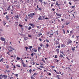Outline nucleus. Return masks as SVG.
<instances>
[{
  "label": "nucleus",
  "mask_w": 79,
  "mask_h": 79,
  "mask_svg": "<svg viewBox=\"0 0 79 79\" xmlns=\"http://www.w3.org/2000/svg\"><path fill=\"white\" fill-rule=\"evenodd\" d=\"M17 60H20V58L18 57H17Z\"/></svg>",
  "instance_id": "nucleus-25"
},
{
  "label": "nucleus",
  "mask_w": 79,
  "mask_h": 79,
  "mask_svg": "<svg viewBox=\"0 0 79 79\" xmlns=\"http://www.w3.org/2000/svg\"><path fill=\"white\" fill-rule=\"evenodd\" d=\"M28 49H31L32 48V46H28Z\"/></svg>",
  "instance_id": "nucleus-13"
},
{
  "label": "nucleus",
  "mask_w": 79,
  "mask_h": 79,
  "mask_svg": "<svg viewBox=\"0 0 79 79\" xmlns=\"http://www.w3.org/2000/svg\"><path fill=\"white\" fill-rule=\"evenodd\" d=\"M34 15H35V13H32L29 14L28 16L29 17V18H34Z\"/></svg>",
  "instance_id": "nucleus-1"
},
{
  "label": "nucleus",
  "mask_w": 79,
  "mask_h": 79,
  "mask_svg": "<svg viewBox=\"0 0 79 79\" xmlns=\"http://www.w3.org/2000/svg\"><path fill=\"white\" fill-rule=\"evenodd\" d=\"M15 24H16V25H18V24H19V23H18V22H15Z\"/></svg>",
  "instance_id": "nucleus-32"
},
{
  "label": "nucleus",
  "mask_w": 79,
  "mask_h": 79,
  "mask_svg": "<svg viewBox=\"0 0 79 79\" xmlns=\"http://www.w3.org/2000/svg\"><path fill=\"white\" fill-rule=\"evenodd\" d=\"M59 57H60L61 58H63V56L62 54H60Z\"/></svg>",
  "instance_id": "nucleus-18"
},
{
  "label": "nucleus",
  "mask_w": 79,
  "mask_h": 79,
  "mask_svg": "<svg viewBox=\"0 0 79 79\" xmlns=\"http://www.w3.org/2000/svg\"><path fill=\"white\" fill-rule=\"evenodd\" d=\"M34 24H32V23H30L29 25L30 26H32Z\"/></svg>",
  "instance_id": "nucleus-42"
},
{
  "label": "nucleus",
  "mask_w": 79,
  "mask_h": 79,
  "mask_svg": "<svg viewBox=\"0 0 79 79\" xmlns=\"http://www.w3.org/2000/svg\"><path fill=\"white\" fill-rule=\"evenodd\" d=\"M57 47L59 48H60V45H59L57 46Z\"/></svg>",
  "instance_id": "nucleus-61"
},
{
  "label": "nucleus",
  "mask_w": 79,
  "mask_h": 79,
  "mask_svg": "<svg viewBox=\"0 0 79 79\" xmlns=\"http://www.w3.org/2000/svg\"><path fill=\"white\" fill-rule=\"evenodd\" d=\"M56 5H57L58 6H59V5H60V4L58 3V2L57 1L56 2Z\"/></svg>",
  "instance_id": "nucleus-11"
},
{
  "label": "nucleus",
  "mask_w": 79,
  "mask_h": 79,
  "mask_svg": "<svg viewBox=\"0 0 79 79\" xmlns=\"http://www.w3.org/2000/svg\"><path fill=\"white\" fill-rule=\"evenodd\" d=\"M73 1L75 3H76V2H79V0H73Z\"/></svg>",
  "instance_id": "nucleus-19"
},
{
  "label": "nucleus",
  "mask_w": 79,
  "mask_h": 79,
  "mask_svg": "<svg viewBox=\"0 0 79 79\" xmlns=\"http://www.w3.org/2000/svg\"><path fill=\"white\" fill-rule=\"evenodd\" d=\"M40 47H42V46H43V44H40Z\"/></svg>",
  "instance_id": "nucleus-57"
},
{
  "label": "nucleus",
  "mask_w": 79,
  "mask_h": 79,
  "mask_svg": "<svg viewBox=\"0 0 79 79\" xmlns=\"http://www.w3.org/2000/svg\"><path fill=\"white\" fill-rule=\"evenodd\" d=\"M64 47V44H61V47Z\"/></svg>",
  "instance_id": "nucleus-20"
},
{
  "label": "nucleus",
  "mask_w": 79,
  "mask_h": 79,
  "mask_svg": "<svg viewBox=\"0 0 79 79\" xmlns=\"http://www.w3.org/2000/svg\"><path fill=\"white\" fill-rule=\"evenodd\" d=\"M54 58H57V55H56L55 56Z\"/></svg>",
  "instance_id": "nucleus-50"
},
{
  "label": "nucleus",
  "mask_w": 79,
  "mask_h": 79,
  "mask_svg": "<svg viewBox=\"0 0 79 79\" xmlns=\"http://www.w3.org/2000/svg\"><path fill=\"white\" fill-rule=\"evenodd\" d=\"M6 68L8 69V68H9V65H7V66H6Z\"/></svg>",
  "instance_id": "nucleus-23"
},
{
  "label": "nucleus",
  "mask_w": 79,
  "mask_h": 79,
  "mask_svg": "<svg viewBox=\"0 0 79 79\" xmlns=\"http://www.w3.org/2000/svg\"><path fill=\"white\" fill-rule=\"evenodd\" d=\"M4 60V59L3 58H2L0 60L1 61H2V62H3V60Z\"/></svg>",
  "instance_id": "nucleus-22"
},
{
  "label": "nucleus",
  "mask_w": 79,
  "mask_h": 79,
  "mask_svg": "<svg viewBox=\"0 0 79 79\" xmlns=\"http://www.w3.org/2000/svg\"><path fill=\"white\" fill-rule=\"evenodd\" d=\"M31 55L32 57H33V56H34V53H32Z\"/></svg>",
  "instance_id": "nucleus-29"
},
{
  "label": "nucleus",
  "mask_w": 79,
  "mask_h": 79,
  "mask_svg": "<svg viewBox=\"0 0 79 79\" xmlns=\"http://www.w3.org/2000/svg\"><path fill=\"white\" fill-rule=\"evenodd\" d=\"M11 49L12 50H15V49L14 48H11Z\"/></svg>",
  "instance_id": "nucleus-63"
},
{
  "label": "nucleus",
  "mask_w": 79,
  "mask_h": 79,
  "mask_svg": "<svg viewBox=\"0 0 79 79\" xmlns=\"http://www.w3.org/2000/svg\"><path fill=\"white\" fill-rule=\"evenodd\" d=\"M55 42H56L55 44H56V45H58L59 44V42L57 40H56Z\"/></svg>",
  "instance_id": "nucleus-8"
},
{
  "label": "nucleus",
  "mask_w": 79,
  "mask_h": 79,
  "mask_svg": "<svg viewBox=\"0 0 79 79\" xmlns=\"http://www.w3.org/2000/svg\"><path fill=\"white\" fill-rule=\"evenodd\" d=\"M59 76H60L57 75L56 76V77L57 78L58 77H59Z\"/></svg>",
  "instance_id": "nucleus-41"
},
{
  "label": "nucleus",
  "mask_w": 79,
  "mask_h": 79,
  "mask_svg": "<svg viewBox=\"0 0 79 79\" xmlns=\"http://www.w3.org/2000/svg\"><path fill=\"white\" fill-rule=\"evenodd\" d=\"M32 29V27L31 26H30L28 28V30H31Z\"/></svg>",
  "instance_id": "nucleus-14"
},
{
  "label": "nucleus",
  "mask_w": 79,
  "mask_h": 79,
  "mask_svg": "<svg viewBox=\"0 0 79 79\" xmlns=\"http://www.w3.org/2000/svg\"><path fill=\"white\" fill-rule=\"evenodd\" d=\"M44 19H42V16H40L39 18H38L39 20H41V21L44 20Z\"/></svg>",
  "instance_id": "nucleus-4"
},
{
  "label": "nucleus",
  "mask_w": 79,
  "mask_h": 79,
  "mask_svg": "<svg viewBox=\"0 0 79 79\" xmlns=\"http://www.w3.org/2000/svg\"><path fill=\"white\" fill-rule=\"evenodd\" d=\"M64 25H62V29H63V28H64Z\"/></svg>",
  "instance_id": "nucleus-49"
},
{
  "label": "nucleus",
  "mask_w": 79,
  "mask_h": 79,
  "mask_svg": "<svg viewBox=\"0 0 79 79\" xmlns=\"http://www.w3.org/2000/svg\"><path fill=\"white\" fill-rule=\"evenodd\" d=\"M56 33H58V31L57 30L55 32Z\"/></svg>",
  "instance_id": "nucleus-62"
},
{
  "label": "nucleus",
  "mask_w": 79,
  "mask_h": 79,
  "mask_svg": "<svg viewBox=\"0 0 79 79\" xmlns=\"http://www.w3.org/2000/svg\"><path fill=\"white\" fill-rule=\"evenodd\" d=\"M26 49V51H27V49H28V47H25Z\"/></svg>",
  "instance_id": "nucleus-27"
},
{
  "label": "nucleus",
  "mask_w": 79,
  "mask_h": 79,
  "mask_svg": "<svg viewBox=\"0 0 79 79\" xmlns=\"http://www.w3.org/2000/svg\"><path fill=\"white\" fill-rule=\"evenodd\" d=\"M39 50H41V47H38V51L39 52Z\"/></svg>",
  "instance_id": "nucleus-26"
},
{
  "label": "nucleus",
  "mask_w": 79,
  "mask_h": 79,
  "mask_svg": "<svg viewBox=\"0 0 79 79\" xmlns=\"http://www.w3.org/2000/svg\"><path fill=\"white\" fill-rule=\"evenodd\" d=\"M68 42L69 43V44H71V43H72V41L70 39H69L68 40Z\"/></svg>",
  "instance_id": "nucleus-7"
},
{
  "label": "nucleus",
  "mask_w": 79,
  "mask_h": 79,
  "mask_svg": "<svg viewBox=\"0 0 79 79\" xmlns=\"http://www.w3.org/2000/svg\"><path fill=\"white\" fill-rule=\"evenodd\" d=\"M45 16H42V19H45Z\"/></svg>",
  "instance_id": "nucleus-31"
},
{
  "label": "nucleus",
  "mask_w": 79,
  "mask_h": 79,
  "mask_svg": "<svg viewBox=\"0 0 79 79\" xmlns=\"http://www.w3.org/2000/svg\"><path fill=\"white\" fill-rule=\"evenodd\" d=\"M31 79H35V78L33 77L32 76L31 77Z\"/></svg>",
  "instance_id": "nucleus-35"
},
{
  "label": "nucleus",
  "mask_w": 79,
  "mask_h": 79,
  "mask_svg": "<svg viewBox=\"0 0 79 79\" xmlns=\"http://www.w3.org/2000/svg\"><path fill=\"white\" fill-rule=\"evenodd\" d=\"M14 75L16 76V77H18V74H15Z\"/></svg>",
  "instance_id": "nucleus-38"
},
{
  "label": "nucleus",
  "mask_w": 79,
  "mask_h": 79,
  "mask_svg": "<svg viewBox=\"0 0 79 79\" xmlns=\"http://www.w3.org/2000/svg\"><path fill=\"white\" fill-rule=\"evenodd\" d=\"M1 39L2 41H5V38H3V37H1Z\"/></svg>",
  "instance_id": "nucleus-9"
},
{
  "label": "nucleus",
  "mask_w": 79,
  "mask_h": 79,
  "mask_svg": "<svg viewBox=\"0 0 79 79\" xmlns=\"http://www.w3.org/2000/svg\"><path fill=\"white\" fill-rule=\"evenodd\" d=\"M45 39L46 40L47 42L48 43L49 42V40H47V39Z\"/></svg>",
  "instance_id": "nucleus-37"
},
{
  "label": "nucleus",
  "mask_w": 79,
  "mask_h": 79,
  "mask_svg": "<svg viewBox=\"0 0 79 79\" xmlns=\"http://www.w3.org/2000/svg\"><path fill=\"white\" fill-rule=\"evenodd\" d=\"M10 6H9L8 7V9H10Z\"/></svg>",
  "instance_id": "nucleus-58"
},
{
  "label": "nucleus",
  "mask_w": 79,
  "mask_h": 79,
  "mask_svg": "<svg viewBox=\"0 0 79 79\" xmlns=\"http://www.w3.org/2000/svg\"><path fill=\"white\" fill-rule=\"evenodd\" d=\"M16 66H18V67L20 68V65H19V64H17Z\"/></svg>",
  "instance_id": "nucleus-43"
},
{
  "label": "nucleus",
  "mask_w": 79,
  "mask_h": 79,
  "mask_svg": "<svg viewBox=\"0 0 79 79\" xmlns=\"http://www.w3.org/2000/svg\"><path fill=\"white\" fill-rule=\"evenodd\" d=\"M32 63H33V65H34V64H35V62H34V61L32 62Z\"/></svg>",
  "instance_id": "nucleus-51"
},
{
  "label": "nucleus",
  "mask_w": 79,
  "mask_h": 79,
  "mask_svg": "<svg viewBox=\"0 0 79 79\" xmlns=\"http://www.w3.org/2000/svg\"><path fill=\"white\" fill-rule=\"evenodd\" d=\"M72 50L73 51H74V50H75V49L73 48H72Z\"/></svg>",
  "instance_id": "nucleus-33"
},
{
  "label": "nucleus",
  "mask_w": 79,
  "mask_h": 79,
  "mask_svg": "<svg viewBox=\"0 0 79 79\" xmlns=\"http://www.w3.org/2000/svg\"><path fill=\"white\" fill-rule=\"evenodd\" d=\"M21 29H22V31H24V28H23V27L22 28H21Z\"/></svg>",
  "instance_id": "nucleus-53"
},
{
  "label": "nucleus",
  "mask_w": 79,
  "mask_h": 79,
  "mask_svg": "<svg viewBox=\"0 0 79 79\" xmlns=\"http://www.w3.org/2000/svg\"><path fill=\"white\" fill-rule=\"evenodd\" d=\"M48 75L49 76H50V75H51V73H49Z\"/></svg>",
  "instance_id": "nucleus-64"
},
{
  "label": "nucleus",
  "mask_w": 79,
  "mask_h": 79,
  "mask_svg": "<svg viewBox=\"0 0 79 79\" xmlns=\"http://www.w3.org/2000/svg\"><path fill=\"white\" fill-rule=\"evenodd\" d=\"M60 53H62V54H63L64 53L63 52H60Z\"/></svg>",
  "instance_id": "nucleus-48"
},
{
  "label": "nucleus",
  "mask_w": 79,
  "mask_h": 79,
  "mask_svg": "<svg viewBox=\"0 0 79 79\" xmlns=\"http://www.w3.org/2000/svg\"><path fill=\"white\" fill-rule=\"evenodd\" d=\"M6 19H7V20H8L10 19H9V18H8V16L7 15H6Z\"/></svg>",
  "instance_id": "nucleus-12"
},
{
  "label": "nucleus",
  "mask_w": 79,
  "mask_h": 79,
  "mask_svg": "<svg viewBox=\"0 0 79 79\" xmlns=\"http://www.w3.org/2000/svg\"><path fill=\"white\" fill-rule=\"evenodd\" d=\"M56 15L57 16H61L62 15L61 14H59L58 13H56Z\"/></svg>",
  "instance_id": "nucleus-6"
},
{
  "label": "nucleus",
  "mask_w": 79,
  "mask_h": 79,
  "mask_svg": "<svg viewBox=\"0 0 79 79\" xmlns=\"http://www.w3.org/2000/svg\"><path fill=\"white\" fill-rule=\"evenodd\" d=\"M38 10H40V11H41V8H39Z\"/></svg>",
  "instance_id": "nucleus-60"
},
{
  "label": "nucleus",
  "mask_w": 79,
  "mask_h": 79,
  "mask_svg": "<svg viewBox=\"0 0 79 79\" xmlns=\"http://www.w3.org/2000/svg\"><path fill=\"white\" fill-rule=\"evenodd\" d=\"M14 18H19V17L18 16V15H17V16L15 15V17H14Z\"/></svg>",
  "instance_id": "nucleus-15"
},
{
  "label": "nucleus",
  "mask_w": 79,
  "mask_h": 79,
  "mask_svg": "<svg viewBox=\"0 0 79 79\" xmlns=\"http://www.w3.org/2000/svg\"><path fill=\"white\" fill-rule=\"evenodd\" d=\"M69 5H71L72 3L71 2V1H70V2H69Z\"/></svg>",
  "instance_id": "nucleus-39"
},
{
  "label": "nucleus",
  "mask_w": 79,
  "mask_h": 79,
  "mask_svg": "<svg viewBox=\"0 0 79 79\" xmlns=\"http://www.w3.org/2000/svg\"><path fill=\"white\" fill-rule=\"evenodd\" d=\"M22 64L23 65V68H26L27 67V66H26V64H25L24 63V62H23L22 63Z\"/></svg>",
  "instance_id": "nucleus-2"
},
{
  "label": "nucleus",
  "mask_w": 79,
  "mask_h": 79,
  "mask_svg": "<svg viewBox=\"0 0 79 79\" xmlns=\"http://www.w3.org/2000/svg\"><path fill=\"white\" fill-rule=\"evenodd\" d=\"M52 11H54L55 10V9H54V8H52Z\"/></svg>",
  "instance_id": "nucleus-47"
},
{
  "label": "nucleus",
  "mask_w": 79,
  "mask_h": 79,
  "mask_svg": "<svg viewBox=\"0 0 79 79\" xmlns=\"http://www.w3.org/2000/svg\"><path fill=\"white\" fill-rule=\"evenodd\" d=\"M39 40H40V41H42V39H41V38H39Z\"/></svg>",
  "instance_id": "nucleus-55"
},
{
  "label": "nucleus",
  "mask_w": 79,
  "mask_h": 79,
  "mask_svg": "<svg viewBox=\"0 0 79 79\" xmlns=\"http://www.w3.org/2000/svg\"><path fill=\"white\" fill-rule=\"evenodd\" d=\"M46 45L47 46V47H49V45H48V43H47V44Z\"/></svg>",
  "instance_id": "nucleus-40"
},
{
  "label": "nucleus",
  "mask_w": 79,
  "mask_h": 79,
  "mask_svg": "<svg viewBox=\"0 0 79 79\" xmlns=\"http://www.w3.org/2000/svg\"><path fill=\"white\" fill-rule=\"evenodd\" d=\"M40 68H44V66H42V65L40 66Z\"/></svg>",
  "instance_id": "nucleus-34"
},
{
  "label": "nucleus",
  "mask_w": 79,
  "mask_h": 79,
  "mask_svg": "<svg viewBox=\"0 0 79 79\" xmlns=\"http://www.w3.org/2000/svg\"><path fill=\"white\" fill-rule=\"evenodd\" d=\"M19 26L20 27H23V25L22 24V25H21V24H19Z\"/></svg>",
  "instance_id": "nucleus-30"
},
{
  "label": "nucleus",
  "mask_w": 79,
  "mask_h": 79,
  "mask_svg": "<svg viewBox=\"0 0 79 79\" xmlns=\"http://www.w3.org/2000/svg\"><path fill=\"white\" fill-rule=\"evenodd\" d=\"M48 16H49V17H50V18H52V15H49Z\"/></svg>",
  "instance_id": "nucleus-44"
},
{
  "label": "nucleus",
  "mask_w": 79,
  "mask_h": 79,
  "mask_svg": "<svg viewBox=\"0 0 79 79\" xmlns=\"http://www.w3.org/2000/svg\"><path fill=\"white\" fill-rule=\"evenodd\" d=\"M62 31L64 32V34H65V31L64 29H62Z\"/></svg>",
  "instance_id": "nucleus-24"
},
{
  "label": "nucleus",
  "mask_w": 79,
  "mask_h": 79,
  "mask_svg": "<svg viewBox=\"0 0 79 79\" xmlns=\"http://www.w3.org/2000/svg\"><path fill=\"white\" fill-rule=\"evenodd\" d=\"M3 77H4V79H6L8 77L7 75L6 76L5 75H3Z\"/></svg>",
  "instance_id": "nucleus-5"
},
{
  "label": "nucleus",
  "mask_w": 79,
  "mask_h": 79,
  "mask_svg": "<svg viewBox=\"0 0 79 79\" xmlns=\"http://www.w3.org/2000/svg\"><path fill=\"white\" fill-rule=\"evenodd\" d=\"M28 35V37H32V35Z\"/></svg>",
  "instance_id": "nucleus-46"
},
{
  "label": "nucleus",
  "mask_w": 79,
  "mask_h": 79,
  "mask_svg": "<svg viewBox=\"0 0 79 79\" xmlns=\"http://www.w3.org/2000/svg\"><path fill=\"white\" fill-rule=\"evenodd\" d=\"M43 3H44V6H45V5H47V2H44Z\"/></svg>",
  "instance_id": "nucleus-21"
},
{
  "label": "nucleus",
  "mask_w": 79,
  "mask_h": 79,
  "mask_svg": "<svg viewBox=\"0 0 79 79\" xmlns=\"http://www.w3.org/2000/svg\"><path fill=\"white\" fill-rule=\"evenodd\" d=\"M32 28H34V27H35V25L33 24V25L31 26Z\"/></svg>",
  "instance_id": "nucleus-28"
},
{
  "label": "nucleus",
  "mask_w": 79,
  "mask_h": 79,
  "mask_svg": "<svg viewBox=\"0 0 79 79\" xmlns=\"http://www.w3.org/2000/svg\"><path fill=\"white\" fill-rule=\"evenodd\" d=\"M56 52H57V53H59V49H56Z\"/></svg>",
  "instance_id": "nucleus-16"
},
{
  "label": "nucleus",
  "mask_w": 79,
  "mask_h": 79,
  "mask_svg": "<svg viewBox=\"0 0 79 79\" xmlns=\"http://www.w3.org/2000/svg\"><path fill=\"white\" fill-rule=\"evenodd\" d=\"M28 38L27 37H24V39L25 40H27V39H28Z\"/></svg>",
  "instance_id": "nucleus-17"
},
{
  "label": "nucleus",
  "mask_w": 79,
  "mask_h": 79,
  "mask_svg": "<svg viewBox=\"0 0 79 79\" xmlns=\"http://www.w3.org/2000/svg\"><path fill=\"white\" fill-rule=\"evenodd\" d=\"M31 32H35V31H36V30L35 29H32V30H31Z\"/></svg>",
  "instance_id": "nucleus-3"
},
{
  "label": "nucleus",
  "mask_w": 79,
  "mask_h": 79,
  "mask_svg": "<svg viewBox=\"0 0 79 79\" xmlns=\"http://www.w3.org/2000/svg\"><path fill=\"white\" fill-rule=\"evenodd\" d=\"M37 8L38 9H39V6L38 5H37Z\"/></svg>",
  "instance_id": "nucleus-59"
},
{
  "label": "nucleus",
  "mask_w": 79,
  "mask_h": 79,
  "mask_svg": "<svg viewBox=\"0 0 79 79\" xmlns=\"http://www.w3.org/2000/svg\"><path fill=\"white\" fill-rule=\"evenodd\" d=\"M36 75H37V73H34L33 74V76H36Z\"/></svg>",
  "instance_id": "nucleus-36"
},
{
  "label": "nucleus",
  "mask_w": 79,
  "mask_h": 79,
  "mask_svg": "<svg viewBox=\"0 0 79 79\" xmlns=\"http://www.w3.org/2000/svg\"><path fill=\"white\" fill-rule=\"evenodd\" d=\"M70 23V22H65V24L66 25H68V24H69Z\"/></svg>",
  "instance_id": "nucleus-10"
},
{
  "label": "nucleus",
  "mask_w": 79,
  "mask_h": 79,
  "mask_svg": "<svg viewBox=\"0 0 79 79\" xmlns=\"http://www.w3.org/2000/svg\"><path fill=\"white\" fill-rule=\"evenodd\" d=\"M72 15H73L74 18H75V16H74V15L73 14H72Z\"/></svg>",
  "instance_id": "nucleus-56"
},
{
  "label": "nucleus",
  "mask_w": 79,
  "mask_h": 79,
  "mask_svg": "<svg viewBox=\"0 0 79 79\" xmlns=\"http://www.w3.org/2000/svg\"><path fill=\"white\" fill-rule=\"evenodd\" d=\"M40 36V35H42V33H39V34H38Z\"/></svg>",
  "instance_id": "nucleus-54"
},
{
  "label": "nucleus",
  "mask_w": 79,
  "mask_h": 79,
  "mask_svg": "<svg viewBox=\"0 0 79 79\" xmlns=\"http://www.w3.org/2000/svg\"><path fill=\"white\" fill-rule=\"evenodd\" d=\"M33 52H37V50H34Z\"/></svg>",
  "instance_id": "nucleus-45"
},
{
  "label": "nucleus",
  "mask_w": 79,
  "mask_h": 79,
  "mask_svg": "<svg viewBox=\"0 0 79 79\" xmlns=\"http://www.w3.org/2000/svg\"><path fill=\"white\" fill-rule=\"evenodd\" d=\"M75 7V6H72V8H74Z\"/></svg>",
  "instance_id": "nucleus-52"
}]
</instances>
